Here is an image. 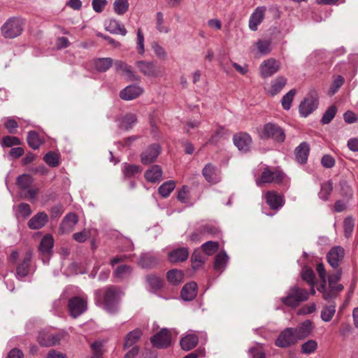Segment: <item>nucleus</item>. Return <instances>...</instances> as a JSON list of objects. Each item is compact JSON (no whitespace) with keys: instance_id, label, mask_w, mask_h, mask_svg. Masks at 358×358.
I'll list each match as a JSON object with an SVG mask.
<instances>
[{"instance_id":"nucleus-62","label":"nucleus","mask_w":358,"mask_h":358,"mask_svg":"<svg viewBox=\"0 0 358 358\" xmlns=\"http://www.w3.org/2000/svg\"><path fill=\"white\" fill-rule=\"evenodd\" d=\"M136 49L139 54L142 55L145 52L144 36H143V34L140 28L137 31Z\"/></svg>"},{"instance_id":"nucleus-50","label":"nucleus","mask_w":358,"mask_h":358,"mask_svg":"<svg viewBox=\"0 0 358 358\" xmlns=\"http://www.w3.org/2000/svg\"><path fill=\"white\" fill-rule=\"evenodd\" d=\"M45 162L51 167H56L59 165V155L54 152H48L43 157Z\"/></svg>"},{"instance_id":"nucleus-38","label":"nucleus","mask_w":358,"mask_h":358,"mask_svg":"<svg viewBox=\"0 0 358 358\" xmlns=\"http://www.w3.org/2000/svg\"><path fill=\"white\" fill-rule=\"evenodd\" d=\"M38 341L43 346L54 345L59 343V338L57 336L50 334H40L38 336Z\"/></svg>"},{"instance_id":"nucleus-11","label":"nucleus","mask_w":358,"mask_h":358,"mask_svg":"<svg viewBox=\"0 0 358 358\" xmlns=\"http://www.w3.org/2000/svg\"><path fill=\"white\" fill-rule=\"evenodd\" d=\"M144 92L143 87L138 85H130L120 92V97L125 101H131L140 96Z\"/></svg>"},{"instance_id":"nucleus-32","label":"nucleus","mask_w":358,"mask_h":358,"mask_svg":"<svg viewBox=\"0 0 358 358\" xmlns=\"http://www.w3.org/2000/svg\"><path fill=\"white\" fill-rule=\"evenodd\" d=\"M309 145L308 143H301L295 150V155L297 162L305 164L307 162L309 154Z\"/></svg>"},{"instance_id":"nucleus-57","label":"nucleus","mask_w":358,"mask_h":358,"mask_svg":"<svg viewBox=\"0 0 358 358\" xmlns=\"http://www.w3.org/2000/svg\"><path fill=\"white\" fill-rule=\"evenodd\" d=\"M148 285L152 289H159L162 286V280L158 276L155 275H149L146 278Z\"/></svg>"},{"instance_id":"nucleus-17","label":"nucleus","mask_w":358,"mask_h":358,"mask_svg":"<svg viewBox=\"0 0 358 358\" xmlns=\"http://www.w3.org/2000/svg\"><path fill=\"white\" fill-rule=\"evenodd\" d=\"M202 174L206 181L210 184L217 183L220 180L219 170L210 163L203 167Z\"/></svg>"},{"instance_id":"nucleus-34","label":"nucleus","mask_w":358,"mask_h":358,"mask_svg":"<svg viewBox=\"0 0 358 358\" xmlns=\"http://www.w3.org/2000/svg\"><path fill=\"white\" fill-rule=\"evenodd\" d=\"M142 331L139 329H136L130 332H129L125 338L124 343V348H129L134 345L141 337Z\"/></svg>"},{"instance_id":"nucleus-58","label":"nucleus","mask_w":358,"mask_h":358,"mask_svg":"<svg viewBox=\"0 0 358 358\" xmlns=\"http://www.w3.org/2000/svg\"><path fill=\"white\" fill-rule=\"evenodd\" d=\"M227 132L228 131L224 127H219L212 135L210 142L213 143H217L220 138L226 136Z\"/></svg>"},{"instance_id":"nucleus-30","label":"nucleus","mask_w":358,"mask_h":358,"mask_svg":"<svg viewBox=\"0 0 358 358\" xmlns=\"http://www.w3.org/2000/svg\"><path fill=\"white\" fill-rule=\"evenodd\" d=\"M145 179L150 182H157L162 180V170L159 165H153L145 173Z\"/></svg>"},{"instance_id":"nucleus-2","label":"nucleus","mask_w":358,"mask_h":358,"mask_svg":"<svg viewBox=\"0 0 358 358\" xmlns=\"http://www.w3.org/2000/svg\"><path fill=\"white\" fill-rule=\"evenodd\" d=\"M24 25L22 19L10 17L1 27V33L6 38H15L22 34Z\"/></svg>"},{"instance_id":"nucleus-22","label":"nucleus","mask_w":358,"mask_h":358,"mask_svg":"<svg viewBox=\"0 0 358 358\" xmlns=\"http://www.w3.org/2000/svg\"><path fill=\"white\" fill-rule=\"evenodd\" d=\"M137 122V116L132 113H128L117 120V125L120 129L128 131L133 128Z\"/></svg>"},{"instance_id":"nucleus-56","label":"nucleus","mask_w":358,"mask_h":358,"mask_svg":"<svg viewBox=\"0 0 358 358\" xmlns=\"http://www.w3.org/2000/svg\"><path fill=\"white\" fill-rule=\"evenodd\" d=\"M302 279L310 285H315V273L310 268H304L301 272Z\"/></svg>"},{"instance_id":"nucleus-61","label":"nucleus","mask_w":358,"mask_h":358,"mask_svg":"<svg viewBox=\"0 0 358 358\" xmlns=\"http://www.w3.org/2000/svg\"><path fill=\"white\" fill-rule=\"evenodd\" d=\"M90 231L87 229H84L82 231L73 234V239L78 243H84L90 237Z\"/></svg>"},{"instance_id":"nucleus-45","label":"nucleus","mask_w":358,"mask_h":358,"mask_svg":"<svg viewBox=\"0 0 358 358\" xmlns=\"http://www.w3.org/2000/svg\"><path fill=\"white\" fill-rule=\"evenodd\" d=\"M318 344L315 340H308L301 346V351L303 354L310 355L316 351Z\"/></svg>"},{"instance_id":"nucleus-48","label":"nucleus","mask_w":358,"mask_h":358,"mask_svg":"<svg viewBox=\"0 0 358 358\" xmlns=\"http://www.w3.org/2000/svg\"><path fill=\"white\" fill-rule=\"evenodd\" d=\"M336 313V306L329 305L324 307L321 312V318L324 322H329L334 317Z\"/></svg>"},{"instance_id":"nucleus-41","label":"nucleus","mask_w":358,"mask_h":358,"mask_svg":"<svg viewBox=\"0 0 358 358\" xmlns=\"http://www.w3.org/2000/svg\"><path fill=\"white\" fill-rule=\"evenodd\" d=\"M132 270V268L129 265H120L115 270L113 275L122 280L129 277Z\"/></svg>"},{"instance_id":"nucleus-36","label":"nucleus","mask_w":358,"mask_h":358,"mask_svg":"<svg viewBox=\"0 0 358 358\" xmlns=\"http://www.w3.org/2000/svg\"><path fill=\"white\" fill-rule=\"evenodd\" d=\"M228 260L229 257L225 252V251L220 252L215 257L214 268L217 271L222 272L227 266Z\"/></svg>"},{"instance_id":"nucleus-43","label":"nucleus","mask_w":358,"mask_h":358,"mask_svg":"<svg viewBox=\"0 0 358 358\" xmlns=\"http://www.w3.org/2000/svg\"><path fill=\"white\" fill-rule=\"evenodd\" d=\"M122 172L125 177L131 178L140 174L141 169L138 165L129 164L125 163L123 164Z\"/></svg>"},{"instance_id":"nucleus-18","label":"nucleus","mask_w":358,"mask_h":358,"mask_svg":"<svg viewBox=\"0 0 358 358\" xmlns=\"http://www.w3.org/2000/svg\"><path fill=\"white\" fill-rule=\"evenodd\" d=\"M234 143L240 151L247 152L250 150L252 138L248 134L241 133L234 136Z\"/></svg>"},{"instance_id":"nucleus-26","label":"nucleus","mask_w":358,"mask_h":358,"mask_svg":"<svg viewBox=\"0 0 358 358\" xmlns=\"http://www.w3.org/2000/svg\"><path fill=\"white\" fill-rule=\"evenodd\" d=\"M48 221L47 214L44 212H40L29 220L27 225L31 229H38L44 227Z\"/></svg>"},{"instance_id":"nucleus-31","label":"nucleus","mask_w":358,"mask_h":358,"mask_svg":"<svg viewBox=\"0 0 358 358\" xmlns=\"http://www.w3.org/2000/svg\"><path fill=\"white\" fill-rule=\"evenodd\" d=\"M106 29L112 34H120L122 36H125L127 33L124 26L115 19L109 20Z\"/></svg>"},{"instance_id":"nucleus-29","label":"nucleus","mask_w":358,"mask_h":358,"mask_svg":"<svg viewBox=\"0 0 358 358\" xmlns=\"http://www.w3.org/2000/svg\"><path fill=\"white\" fill-rule=\"evenodd\" d=\"M54 239L52 235L46 234L41 241L39 251L42 255L49 256L52 253Z\"/></svg>"},{"instance_id":"nucleus-27","label":"nucleus","mask_w":358,"mask_h":358,"mask_svg":"<svg viewBox=\"0 0 358 358\" xmlns=\"http://www.w3.org/2000/svg\"><path fill=\"white\" fill-rule=\"evenodd\" d=\"M197 294V285L194 282L185 284L181 290V297L184 301H192Z\"/></svg>"},{"instance_id":"nucleus-40","label":"nucleus","mask_w":358,"mask_h":358,"mask_svg":"<svg viewBox=\"0 0 358 358\" xmlns=\"http://www.w3.org/2000/svg\"><path fill=\"white\" fill-rule=\"evenodd\" d=\"M168 281L172 285H178L183 280V273L178 269H172L166 274Z\"/></svg>"},{"instance_id":"nucleus-21","label":"nucleus","mask_w":358,"mask_h":358,"mask_svg":"<svg viewBox=\"0 0 358 358\" xmlns=\"http://www.w3.org/2000/svg\"><path fill=\"white\" fill-rule=\"evenodd\" d=\"M287 80L285 77L280 76L271 80L270 86L266 88V93L274 96L278 94L286 85Z\"/></svg>"},{"instance_id":"nucleus-20","label":"nucleus","mask_w":358,"mask_h":358,"mask_svg":"<svg viewBox=\"0 0 358 358\" xmlns=\"http://www.w3.org/2000/svg\"><path fill=\"white\" fill-rule=\"evenodd\" d=\"M31 258V252L27 251L25 253L22 261L17 265L16 268V276L17 278H24L29 274Z\"/></svg>"},{"instance_id":"nucleus-1","label":"nucleus","mask_w":358,"mask_h":358,"mask_svg":"<svg viewBox=\"0 0 358 358\" xmlns=\"http://www.w3.org/2000/svg\"><path fill=\"white\" fill-rule=\"evenodd\" d=\"M122 294V292L116 287L110 286L105 288L102 303L103 308L110 314L116 313L118 310Z\"/></svg>"},{"instance_id":"nucleus-10","label":"nucleus","mask_w":358,"mask_h":358,"mask_svg":"<svg viewBox=\"0 0 358 358\" xmlns=\"http://www.w3.org/2000/svg\"><path fill=\"white\" fill-rule=\"evenodd\" d=\"M266 8L265 6L257 7L249 19V28L252 31H257L258 26L263 22L265 17Z\"/></svg>"},{"instance_id":"nucleus-60","label":"nucleus","mask_w":358,"mask_h":358,"mask_svg":"<svg viewBox=\"0 0 358 358\" xmlns=\"http://www.w3.org/2000/svg\"><path fill=\"white\" fill-rule=\"evenodd\" d=\"M1 144L6 147H12L13 145H17L20 144V141L15 136H6L2 138Z\"/></svg>"},{"instance_id":"nucleus-63","label":"nucleus","mask_w":358,"mask_h":358,"mask_svg":"<svg viewBox=\"0 0 358 358\" xmlns=\"http://www.w3.org/2000/svg\"><path fill=\"white\" fill-rule=\"evenodd\" d=\"M344 83V79L342 76H337L335 80H334L333 84L329 88V93L331 95L334 94L343 85Z\"/></svg>"},{"instance_id":"nucleus-3","label":"nucleus","mask_w":358,"mask_h":358,"mask_svg":"<svg viewBox=\"0 0 358 358\" xmlns=\"http://www.w3.org/2000/svg\"><path fill=\"white\" fill-rule=\"evenodd\" d=\"M308 298L309 293L307 290L294 285L289 289L287 295L282 298V301L288 306L296 307L301 302L307 301Z\"/></svg>"},{"instance_id":"nucleus-14","label":"nucleus","mask_w":358,"mask_h":358,"mask_svg":"<svg viewBox=\"0 0 358 358\" xmlns=\"http://www.w3.org/2000/svg\"><path fill=\"white\" fill-rule=\"evenodd\" d=\"M317 98L313 96L305 98L299 107L300 115L304 117H307L317 108Z\"/></svg>"},{"instance_id":"nucleus-28","label":"nucleus","mask_w":358,"mask_h":358,"mask_svg":"<svg viewBox=\"0 0 358 358\" xmlns=\"http://www.w3.org/2000/svg\"><path fill=\"white\" fill-rule=\"evenodd\" d=\"M189 257V250L187 248L173 250L169 254V260L171 263H178L185 261Z\"/></svg>"},{"instance_id":"nucleus-24","label":"nucleus","mask_w":358,"mask_h":358,"mask_svg":"<svg viewBox=\"0 0 358 358\" xmlns=\"http://www.w3.org/2000/svg\"><path fill=\"white\" fill-rule=\"evenodd\" d=\"M136 64L139 71L146 76L157 77L159 75L158 70L153 62L139 61Z\"/></svg>"},{"instance_id":"nucleus-13","label":"nucleus","mask_w":358,"mask_h":358,"mask_svg":"<svg viewBox=\"0 0 358 358\" xmlns=\"http://www.w3.org/2000/svg\"><path fill=\"white\" fill-rule=\"evenodd\" d=\"M78 217L75 213L67 214L60 223L59 233L60 234H68L74 229L78 223Z\"/></svg>"},{"instance_id":"nucleus-47","label":"nucleus","mask_w":358,"mask_h":358,"mask_svg":"<svg viewBox=\"0 0 358 358\" xmlns=\"http://www.w3.org/2000/svg\"><path fill=\"white\" fill-rule=\"evenodd\" d=\"M216 231L217 229L215 228L206 225L202 227V228L199 230V234H198L197 232L193 233L190 236V239L193 241H198L200 240V235L213 234H215Z\"/></svg>"},{"instance_id":"nucleus-15","label":"nucleus","mask_w":358,"mask_h":358,"mask_svg":"<svg viewBox=\"0 0 358 358\" xmlns=\"http://www.w3.org/2000/svg\"><path fill=\"white\" fill-rule=\"evenodd\" d=\"M161 152V148L159 144H152L149 146L143 152H142L141 162L143 164L152 163Z\"/></svg>"},{"instance_id":"nucleus-8","label":"nucleus","mask_w":358,"mask_h":358,"mask_svg":"<svg viewBox=\"0 0 358 358\" xmlns=\"http://www.w3.org/2000/svg\"><path fill=\"white\" fill-rule=\"evenodd\" d=\"M87 300L78 296L73 297L69 300V308L70 315L76 318L87 310Z\"/></svg>"},{"instance_id":"nucleus-42","label":"nucleus","mask_w":358,"mask_h":358,"mask_svg":"<svg viewBox=\"0 0 358 358\" xmlns=\"http://www.w3.org/2000/svg\"><path fill=\"white\" fill-rule=\"evenodd\" d=\"M255 47L262 55H268L272 50L271 42L269 40L259 39L255 43Z\"/></svg>"},{"instance_id":"nucleus-6","label":"nucleus","mask_w":358,"mask_h":358,"mask_svg":"<svg viewBox=\"0 0 358 358\" xmlns=\"http://www.w3.org/2000/svg\"><path fill=\"white\" fill-rule=\"evenodd\" d=\"M262 138H272L278 142L284 141L285 134L284 131L277 124L273 123L266 124L260 134Z\"/></svg>"},{"instance_id":"nucleus-52","label":"nucleus","mask_w":358,"mask_h":358,"mask_svg":"<svg viewBox=\"0 0 358 358\" xmlns=\"http://www.w3.org/2000/svg\"><path fill=\"white\" fill-rule=\"evenodd\" d=\"M326 285L327 284H321L317 290L322 294L324 300L329 301L334 299L336 295L330 287L327 289Z\"/></svg>"},{"instance_id":"nucleus-19","label":"nucleus","mask_w":358,"mask_h":358,"mask_svg":"<svg viewBox=\"0 0 358 358\" xmlns=\"http://www.w3.org/2000/svg\"><path fill=\"white\" fill-rule=\"evenodd\" d=\"M266 203L272 210H278L284 205L283 198L274 191H268L265 194Z\"/></svg>"},{"instance_id":"nucleus-16","label":"nucleus","mask_w":358,"mask_h":358,"mask_svg":"<svg viewBox=\"0 0 358 358\" xmlns=\"http://www.w3.org/2000/svg\"><path fill=\"white\" fill-rule=\"evenodd\" d=\"M116 71L121 74L125 79L129 81L138 80V76H136L132 71V69L128 64L121 62L116 61L114 64Z\"/></svg>"},{"instance_id":"nucleus-23","label":"nucleus","mask_w":358,"mask_h":358,"mask_svg":"<svg viewBox=\"0 0 358 358\" xmlns=\"http://www.w3.org/2000/svg\"><path fill=\"white\" fill-rule=\"evenodd\" d=\"M159 262L157 257L150 252L142 253L137 264L142 268L150 269L155 267Z\"/></svg>"},{"instance_id":"nucleus-12","label":"nucleus","mask_w":358,"mask_h":358,"mask_svg":"<svg viewBox=\"0 0 358 358\" xmlns=\"http://www.w3.org/2000/svg\"><path fill=\"white\" fill-rule=\"evenodd\" d=\"M345 255L344 249L341 246L334 247L327 254L328 263L334 268L339 266Z\"/></svg>"},{"instance_id":"nucleus-4","label":"nucleus","mask_w":358,"mask_h":358,"mask_svg":"<svg viewBox=\"0 0 358 358\" xmlns=\"http://www.w3.org/2000/svg\"><path fill=\"white\" fill-rule=\"evenodd\" d=\"M284 178V173L278 169H271L266 166L260 177L256 179V185L262 187L266 183L280 182Z\"/></svg>"},{"instance_id":"nucleus-51","label":"nucleus","mask_w":358,"mask_h":358,"mask_svg":"<svg viewBox=\"0 0 358 358\" xmlns=\"http://www.w3.org/2000/svg\"><path fill=\"white\" fill-rule=\"evenodd\" d=\"M17 182L22 189H27L31 185L33 178L29 175L24 174L17 178Z\"/></svg>"},{"instance_id":"nucleus-49","label":"nucleus","mask_w":358,"mask_h":358,"mask_svg":"<svg viewBox=\"0 0 358 358\" xmlns=\"http://www.w3.org/2000/svg\"><path fill=\"white\" fill-rule=\"evenodd\" d=\"M27 143L31 148L36 150L39 148L41 141L36 132L29 131L27 135Z\"/></svg>"},{"instance_id":"nucleus-5","label":"nucleus","mask_w":358,"mask_h":358,"mask_svg":"<svg viewBox=\"0 0 358 358\" xmlns=\"http://www.w3.org/2000/svg\"><path fill=\"white\" fill-rule=\"evenodd\" d=\"M298 341L294 328L287 327L280 332L275 341V345L278 348H286L295 345Z\"/></svg>"},{"instance_id":"nucleus-35","label":"nucleus","mask_w":358,"mask_h":358,"mask_svg":"<svg viewBox=\"0 0 358 358\" xmlns=\"http://www.w3.org/2000/svg\"><path fill=\"white\" fill-rule=\"evenodd\" d=\"M113 64V60L110 58H99L94 60L93 66L99 72H105L108 70Z\"/></svg>"},{"instance_id":"nucleus-64","label":"nucleus","mask_w":358,"mask_h":358,"mask_svg":"<svg viewBox=\"0 0 358 358\" xmlns=\"http://www.w3.org/2000/svg\"><path fill=\"white\" fill-rule=\"evenodd\" d=\"M191 259L192 262V267L194 269L199 268L204 261L203 257L197 251H194L193 252Z\"/></svg>"},{"instance_id":"nucleus-53","label":"nucleus","mask_w":358,"mask_h":358,"mask_svg":"<svg viewBox=\"0 0 358 358\" xmlns=\"http://www.w3.org/2000/svg\"><path fill=\"white\" fill-rule=\"evenodd\" d=\"M156 29L161 33H168L169 29L164 24V15L162 12L157 13L156 15Z\"/></svg>"},{"instance_id":"nucleus-33","label":"nucleus","mask_w":358,"mask_h":358,"mask_svg":"<svg viewBox=\"0 0 358 358\" xmlns=\"http://www.w3.org/2000/svg\"><path fill=\"white\" fill-rule=\"evenodd\" d=\"M198 336L194 334H189L180 340L181 348L184 350H190L193 349L198 343Z\"/></svg>"},{"instance_id":"nucleus-54","label":"nucleus","mask_w":358,"mask_h":358,"mask_svg":"<svg viewBox=\"0 0 358 358\" xmlns=\"http://www.w3.org/2000/svg\"><path fill=\"white\" fill-rule=\"evenodd\" d=\"M337 108L335 106H330L324 113L321 122L323 124H329L335 117Z\"/></svg>"},{"instance_id":"nucleus-44","label":"nucleus","mask_w":358,"mask_h":358,"mask_svg":"<svg viewBox=\"0 0 358 358\" xmlns=\"http://www.w3.org/2000/svg\"><path fill=\"white\" fill-rule=\"evenodd\" d=\"M296 90L292 89L282 96L281 99V104L284 110H288L290 109L292 103L293 101L294 96L296 95Z\"/></svg>"},{"instance_id":"nucleus-9","label":"nucleus","mask_w":358,"mask_h":358,"mask_svg":"<svg viewBox=\"0 0 358 358\" xmlns=\"http://www.w3.org/2000/svg\"><path fill=\"white\" fill-rule=\"evenodd\" d=\"M151 343L157 348H166L171 345V335L167 329H162L151 338Z\"/></svg>"},{"instance_id":"nucleus-46","label":"nucleus","mask_w":358,"mask_h":358,"mask_svg":"<svg viewBox=\"0 0 358 358\" xmlns=\"http://www.w3.org/2000/svg\"><path fill=\"white\" fill-rule=\"evenodd\" d=\"M176 187L175 182L172 180L166 181L163 183L158 189L159 194L162 197H167Z\"/></svg>"},{"instance_id":"nucleus-7","label":"nucleus","mask_w":358,"mask_h":358,"mask_svg":"<svg viewBox=\"0 0 358 358\" xmlns=\"http://www.w3.org/2000/svg\"><path fill=\"white\" fill-rule=\"evenodd\" d=\"M280 69V62L274 58H269L263 61L259 65V75L264 78L271 77Z\"/></svg>"},{"instance_id":"nucleus-25","label":"nucleus","mask_w":358,"mask_h":358,"mask_svg":"<svg viewBox=\"0 0 358 358\" xmlns=\"http://www.w3.org/2000/svg\"><path fill=\"white\" fill-rule=\"evenodd\" d=\"M313 329V323L309 320L304 321L298 327L294 328L295 334L299 341L308 337L311 334Z\"/></svg>"},{"instance_id":"nucleus-59","label":"nucleus","mask_w":358,"mask_h":358,"mask_svg":"<svg viewBox=\"0 0 358 358\" xmlns=\"http://www.w3.org/2000/svg\"><path fill=\"white\" fill-rule=\"evenodd\" d=\"M344 232L346 237L351 236L355 226V220L352 217H347L344 220Z\"/></svg>"},{"instance_id":"nucleus-37","label":"nucleus","mask_w":358,"mask_h":358,"mask_svg":"<svg viewBox=\"0 0 358 358\" xmlns=\"http://www.w3.org/2000/svg\"><path fill=\"white\" fill-rule=\"evenodd\" d=\"M113 6L114 12L117 15H123L129 10V0H115Z\"/></svg>"},{"instance_id":"nucleus-39","label":"nucleus","mask_w":358,"mask_h":358,"mask_svg":"<svg viewBox=\"0 0 358 358\" xmlns=\"http://www.w3.org/2000/svg\"><path fill=\"white\" fill-rule=\"evenodd\" d=\"M333 191V183L331 180L323 182L321 185L320 191L318 193V196L323 201H328L329 196Z\"/></svg>"},{"instance_id":"nucleus-55","label":"nucleus","mask_w":358,"mask_h":358,"mask_svg":"<svg viewBox=\"0 0 358 358\" xmlns=\"http://www.w3.org/2000/svg\"><path fill=\"white\" fill-rule=\"evenodd\" d=\"M219 244L215 241H207L201 246L203 252L208 255H212L218 250Z\"/></svg>"}]
</instances>
